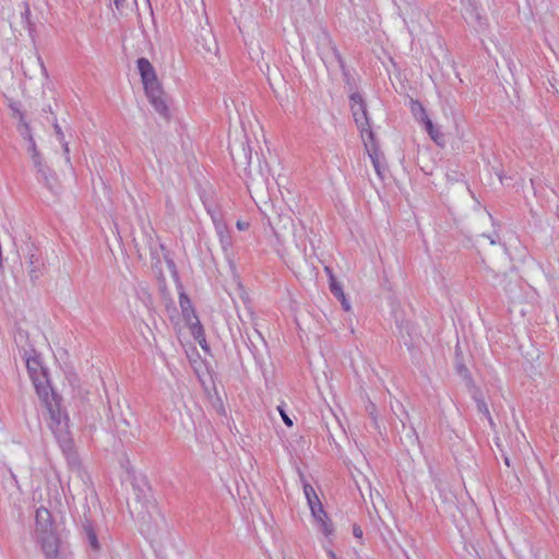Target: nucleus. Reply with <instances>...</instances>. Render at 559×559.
<instances>
[{"label":"nucleus","instance_id":"f257e3e1","mask_svg":"<svg viewBox=\"0 0 559 559\" xmlns=\"http://www.w3.org/2000/svg\"><path fill=\"white\" fill-rule=\"evenodd\" d=\"M349 106L356 126L360 131V136L362 139L366 152L373 165L377 175L380 179H382L383 154L381 151V141L377 138L374 131L371 129L362 97L358 93H353L349 97Z\"/></svg>","mask_w":559,"mask_h":559},{"label":"nucleus","instance_id":"f03ea898","mask_svg":"<svg viewBox=\"0 0 559 559\" xmlns=\"http://www.w3.org/2000/svg\"><path fill=\"white\" fill-rule=\"evenodd\" d=\"M349 106L356 126L360 131V136L362 139L366 152L373 165L377 175L380 179H382L383 154L381 151V141L377 138L374 131L371 129L362 97L358 93H353L349 97Z\"/></svg>","mask_w":559,"mask_h":559},{"label":"nucleus","instance_id":"7ed1b4c3","mask_svg":"<svg viewBox=\"0 0 559 559\" xmlns=\"http://www.w3.org/2000/svg\"><path fill=\"white\" fill-rule=\"evenodd\" d=\"M136 68L150 104L160 117L168 119L170 117V112L166 94L157 78L155 68L146 58L138 59Z\"/></svg>","mask_w":559,"mask_h":559},{"label":"nucleus","instance_id":"20e7f679","mask_svg":"<svg viewBox=\"0 0 559 559\" xmlns=\"http://www.w3.org/2000/svg\"><path fill=\"white\" fill-rule=\"evenodd\" d=\"M34 539L39 545L46 559H66L60 555V540L55 531L51 514L46 508H38L35 513Z\"/></svg>","mask_w":559,"mask_h":559},{"label":"nucleus","instance_id":"39448f33","mask_svg":"<svg viewBox=\"0 0 559 559\" xmlns=\"http://www.w3.org/2000/svg\"><path fill=\"white\" fill-rule=\"evenodd\" d=\"M26 368L37 394L40 396V399L47 401L49 397L50 388L48 384L46 369L43 367L41 360L37 354L33 353L27 355Z\"/></svg>","mask_w":559,"mask_h":559},{"label":"nucleus","instance_id":"423d86ee","mask_svg":"<svg viewBox=\"0 0 559 559\" xmlns=\"http://www.w3.org/2000/svg\"><path fill=\"white\" fill-rule=\"evenodd\" d=\"M179 305H180V308H181V311H182V316H183V318L186 320V323L189 326L193 337L200 344V346L205 349L206 348V341H205V337H204L203 328H202V325L200 323V320L197 317V314H195V312H194V310L192 308L190 299L183 293H181L180 296H179Z\"/></svg>","mask_w":559,"mask_h":559},{"label":"nucleus","instance_id":"0eeeda50","mask_svg":"<svg viewBox=\"0 0 559 559\" xmlns=\"http://www.w3.org/2000/svg\"><path fill=\"white\" fill-rule=\"evenodd\" d=\"M52 432L55 433L57 440L59 441L63 451L71 450L72 448V439L69 430V417L68 415L58 409L50 411V424H49Z\"/></svg>","mask_w":559,"mask_h":559},{"label":"nucleus","instance_id":"6e6552de","mask_svg":"<svg viewBox=\"0 0 559 559\" xmlns=\"http://www.w3.org/2000/svg\"><path fill=\"white\" fill-rule=\"evenodd\" d=\"M207 212L213 221L222 249L224 250V252H227L233 246V240L227 224L225 223L219 213L212 210H207Z\"/></svg>","mask_w":559,"mask_h":559},{"label":"nucleus","instance_id":"1a4fd4ad","mask_svg":"<svg viewBox=\"0 0 559 559\" xmlns=\"http://www.w3.org/2000/svg\"><path fill=\"white\" fill-rule=\"evenodd\" d=\"M309 509L318 530L326 537L331 536L333 534V525L329 521L322 503L311 506Z\"/></svg>","mask_w":559,"mask_h":559},{"label":"nucleus","instance_id":"9d476101","mask_svg":"<svg viewBox=\"0 0 559 559\" xmlns=\"http://www.w3.org/2000/svg\"><path fill=\"white\" fill-rule=\"evenodd\" d=\"M464 19L477 33H483L487 28V20L474 3H469L467 7Z\"/></svg>","mask_w":559,"mask_h":559},{"label":"nucleus","instance_id":"9b49d317","mask_svg":"<svg viewBox=\"0 0 559 559\" xmlns=\"http://www.w3.org/2000/svg\"><path fill=\"white\" fill-rule=\"evenodd\" d=\"M495 285L501 287L507 294H512L519 284V276L514 272L495 274Z\"/></svg>","mask_w":559,"mask_h":559},{"label":"nucleus","instance_id":"f8f14e48","mask_svg":"<svg viewBox=\"0 0 559 559\" xmlns=\"http://www.w3.org/2000/svg\"><path fill=\"white\" fill-rule=\"evenodd\" d=\"M27 152L31 155L34 166L37 169V174H41L48 180L49 168L44 164L41 156L37 150L35 140L26 141Z\"/></svg>","mask_w":559,"mask_h":559},{"label":"nucleus","instance_id":"ddd939ff","mask_svg":"<svg viewBox=\"0 0 559 559\" xmlns=\"http://www.w3.org/2000/svg\"><path fill=\"white\" fill-rule=\"evenodd\" d=\"M38 180L41 181L53 195L57 197L60 194L61 185L50 169L48 173V181L41 174H38Z\"/></svg>","mask_w":559,"mask_h":559},{"label":"nucleus","instance_id":"4468645a","mask_svg":"<svg viewBox=\"0 0 559 559\" xmlns=\"http://www.w3.org/2000/svg\"><path fill=\"white\" fill-rule=\"evenodd\" d=\"M420 110L423 112V121L425 123L426 131L430 135V138L436 142L440 143L439 141L443 139V134L433 126L432 121L429 119V117L426 115V111L423 107H420Z\"/></svg>","mask_w":559,"mask_h":559},{"label":"nucleus","instance_id":"2eb2a0df","mask_svg":"<svg viewBox=\"0 0 559 559\" xmlns=\"http://www.w3.org/2000/svg\"><path fill=\"white\" fill-rule=\"evenodd\" d=\"M83 530H84V534H85V537L87 539V543H88L90 547L93 550H99L100 549V544L98 542L97 532L94 528V526L91 523H86L84 525Z\"/></svg>","mask_w":559,"mask_h":559},{"label":"nucleus","instance_id":"dca6fc26","mask_svg":"<svg viewBox=\"0 0 559 559\" xmlns=\"http://www.w3.org/2000/svg\"><path fill=\"white\" fill-rule=\"evenodd\" d=\"M302 489H304V495L306 497L309 508H311V506L321 503L314 488L310 484L305 481L304 479H302Z\"/></svg>","mask_w":559,"mask_h":559},{"label":"nucleus","instance_id":"f3484780","mask_svg":"<svg viewBox=\"0 0 559 559\" xmlns=\"http://www.w3.org/2000/svg\"><path fill=\"white\" fill-rule=\"evenodd\" d=\"M17 131L25 141L33 140L32 129L26 119L17 121Z\"/></svg>","mask_w":559,"mask_h":559},{"label":"nucleus","instance_id":"a211bd4d","mask_svg":"<svg viewBox=\"0 0 559 559\" xmlns=\"http://www.w3.org/2000/svg\"><path fill=\"white\" fill-rule=\"evenodd\" d=\"M10 110L12 111L13 118H15L17 121H22L26 119L25 114L22 110V106L20 103L10 100L8 104Z\"/></svg>","mask_w":559,"mask_h":559},{"label":"nucleus","instance_id":"6ab92c4d","mask_svg":"<svg viewBox=\"0 0 559 559\" xmlns=\"http://www.w3.org/2000/svg\"><path fill=\"white\" fill-rule=\"evenodd\" d=\"M330 290L337 299L345 295L342 285L332 275L330 276Z\"/></svg>","mask_w":559,"mask_h":559},{"label":"nucleus","instance_id":"aec40b11","mask_svg":"<svg viewBox=\"0 0 559 559\" xmlns=\"http://www.w3.org/2000/svg\"><path fill=\"white\" fill-rule=\"evenodd\" d=\"M475 401H476L478 412L484 414L488 418L489 423L492 425V418L490 416V413H489L486 402L483 399H479L476 396H475Z\"/></svg>","mask_w":559,"mask_h":559},{"label":"nucleus","instance_id":"412c9836","mask_svg":"<svg viewBox=\"0 0 559 559\" xmlns=\"http://www.w3.org/2000/svg\"><path fill=\"white\" fill-rule=\"evenodd\" d=\"M277 409H278V413L283 419V421L288 426V427H292L293 426V420L292 418L286 414V412L284 411L283 406H277Z\"/></svg>","mask_w":559,"mask_h":559},{"label":"nucleus","instance_id":"4be33fe9","mask_svg":"<svg viewBox=\"0 0 559 559\" xmlns=\"http://www.w3.org/2000/svg\"><path fill=\"white\" fill-rule=\"evenodd\" d=\"M481 237L483 238H487L489 240L490 245H496L500 240L498 234H496V233L492 234V235H485V234H483Z\"/></svg>","mask_w":559,"mask_h":559},{"label":"nucleus","instance_id":"5701e85b","mask_svg":"<svg viewBox=\"0 0 559 559\" xmlns=\"http://www.w3.org/2000/svg\"><path fill=\"white\" fill-rule=\"evenodd\" d=\"M353 534L354 536L357 538V539H361L362 538V530L360 528V526L358 525H354L353 527Z\"/></svg>","mask_w":559,"mask_h":559},{"label":"nucleus","instance_id":"b1692460","mask_svg":"<svg viewBox=\"0 0 559 559\" xmlns=\"http://www.w3.org/2000/svg\"><path fill=\"white\" fill-rule=\"evenodd\" d=\"M338 300L341 301L342 304V307L345 311H349L350 310V304L349 301L347 300V298L345 297V295L343 296V298H338Z\"/></svg>","mask_w":559,"mask_h":559},{"label":"nucleus","instance_id":"393cba45","mask_svg":"<svg viewBox=\"0 0 559 559\" xmlns=\"http://www.w3.org/2000/svg\"><path fill=\"white\" fill-rule=\"evenodd\" d=\"M236 226L239 230H246L249 228V223L248 222H243V221H238L236 223Z\"/></svg>","mask_w":559,"mask_h":559},{"label":"nucleus","instance_id":"a878e982","mask_svg":"<svg viewBox=\"0 0 559 559\" xmlns=\"http://www.w3.org/2000/svg\"><path fill=\"white\" fill-rule=\"evenodd\" d=\"M550 82H551L552 87L559 93V79H558V76L552 75Z\"/></svg>","mask_w":559,"mask_h":559},{"label":"nucleus","instance_id":"bb28decb","mask_svg":"<svg viewBox=\"0 0 559 559\" xmlns=\"http://www.w3.org/2000/svg\"><path fill=\"white\" fill-rule=\"evenodd\" d=\"M326 555L329 559H338L336 554L332 549H326Z\"/></svg>","mask_w":559,"mask_h":559},{"label":"nucleus","instance_id":"cd10ccee","mask_svg":"<svg viewBox=\"0 0 559 559\" xmlns=\"http://www.w3.org/2000/svg\"><path fill=\"white\" fill-rule=\"evenodd\" d=\"M367 408H368V412L370 413V415H373L374 405L370 404Z\"/></svg>","mask_w":559,"mask_h":559},{"label":"nucleus","instance_id":"c85d7f7f","mask_svg":"<svg viewBox=\"0 0 559 559\" xmlns=\"http://www.w3.org/2000/svg\"><path fill=\"white\" fill-rule=\"evenodd\" d=\"M11 477H12V480L15 483V485L17 486V478L15 476L14 473L11 472Z\"/></svg>","mask_w":559,"mask_h":559},{"label":"nucleus","instance_id":"c756f323","mask_svg":"<svg viewBox=\"0 0 559 559\" xmlns=\"http://www.w3.org/2000/svg\"><path fill=\"white\" fill-rule=\"evenodd\" d=\"M141 533L142 534H147L148 532H146L143 527L141 528Z\"/></svg>","mask_w":559,"mask_h":559}]
</instances>
